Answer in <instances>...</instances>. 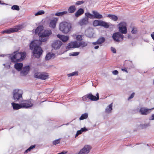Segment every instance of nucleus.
Instances as JSON below:
<instances>
[{
  "mask_svg": "<svg viewBox=\"0 0 154 154\" xmlns=\"http://www.w3.org/2000/svg\"><path fill=\"white\" fill-rule=\"evenodd\" d=\"M134 94H135L134 93H132L130 96L128 98V100H129L131 99L132 98L134 97Z\"/></svg>",
  "mask_w": 154,
  "mask_h": 154,
  "instance_id": "nucleus-40",
  "label": "nucleus"
},
{
  "mask_svg": "<svg viewBox=\"0 0 154 154\" xmlns=\"http://www.w3.org/2000/svg\"><path fill=\"white\" fill-rule=\"evenodd\" d=\"M151 36L152 39L154 41V32H153L152 34H151Z\"/></svg>",
  "mask_w": 154,
  "mask_h": 154,
  "instance_id": "nucleus-48",
  "label": "nucleus"
},
{
  "mask_svg": "<svg viewBox=\"0 0 154 154\" xmlns=\"http://www.w3.org/2000/svg\"><path fill=\"white\" fill-rule=\"evenodd\" d=\"M153 83H154V81H153Z\"/></svg>",
  "mask_w": 154,
  "mask_h": 154,
  "instance_id": "nucleus-59",
  "label": "nucleus"
},
{
  "mask_svg": "<svg viewBox=\"0 0 154 154\" xmlns=\"http://www.w3.org/2000/svg\"><path fill=\"white\" fill-rule=\"evenodd\" d=\"M43 27L42 26L40 25L38 26L35 30V33L38 34L40 36V35H41L40 33L43 30Z\"/></svg>",
  "mask_w": 154,
  "mask_h": 154,
  "instance_id": "nucleus-22",
  "label": "nucleus"
},
{
  "mask_svg": "<svg viewBox=\"0 0 154 154\" xmlns=\"http://www.w3.org/2000/svg\"><path fill=\"white\" fill-rule=\"evenodd\" d=\"M4 55H2V56H4Z\"/></svg>",
  "mask_w": 154,
  "mask_h": 154,
  "instance_id": "nucleus-58",
  "label": "nucleus"
},
{
  "mask_svg": "<svg viewBox=\"0 0 154 154\" xmlns=\"http://www.w3.org/2000/svg\"><path fill=\"white\" fill-rule=\"evenodd\" d=\"M9 58L11 62L15 63L24 59L26 57V53L25 52H17L16 51L9 54Z\"/></svg>",
  "mask_w": 154,
  "mask_h": 154,
  "instance_id": "nucleus-2",
  "label": "nucleus"
},
{
  "mask_svg": "<svg viewBox=\"0 0 154 154\" xmlns=\"http://www.w3.org/2000/svg\"><path fill=\"white\" fill-rule=\"evenodd\" d=\"M67 14L68 12L67 11H64L62 12L56 13L55 14V15L56 16H60Z\"/></svg>",
  "mask_w": 154,
  "mask_h": 154,
  "instance_id": "nucleus-28",
  "label": "nucleus"
},
{
  "mask_svg": "<svg viewBox=\"0 0 154 154\" xmlns=\"http://www.w3.org/2000/svg\"><path fill=\"white\" fill-rule=\"evenodd\" d=\"M99 48V46L98 45H97V46H96L94 47V48L95 49H98Z\"/></svg>",
  "mask_w": 154,
  "mask_h": 154,
  "instance_id": "nucleus-51",
  "label": "nucleus"
},
{
  "mask_svg": "<svg viewBox=\"0 0 154 154\" xmlns=\"http://www.w3.org/2000/svg\"><path fill=\"white\" fill-rule=\"evenodd\" d=\"M82 40V36L81 35H78V41H81Z\"/></svg>",
  "mask_w": 154,
  "mask_h": 154,
  "instance_id": "nucleus-42",
  "label": "nucleus"
},
{
  "mask_svg": "<svg viewBox=\"0 0 154 154\" xmlns=\"http://www.w3.org/2000/svg\"><path fill=\"white\" fill-rule=\"evenodd\" d=\"M14 109H18L22 107L29 108L32 106L33 104L26 101L20 104L14 103H11Z\"/></svg>",
  "mask_w": 154,
  "mask_h": 154,
  "instance_id": "nucleus-4",
  "label": "nucleus"
},
{
  "mask_svg": "<svg viewBox=\"0 0 154 154\" xmlns=\"http://www.w3.org/2000/svg\"><path fill=\"white\" fill-rule=\"evenodd\" d=\"M105 41V39L104 37L102 36L100 37L97 41L96 42H93L92 43L93 45H100L103 43Z\"/></svg>",
  "mask_w": 154,
  "mask_h": 154,
  "instance_id": "nucleus-14",
  "label": "nucleus"
},
{
  "mask_svg": "<svg viewBox=\"0 0 154 154\" xmlns=\"http://www.w3.org/2000/svg\"><path fill=\"white\" fill-rule=\"evenodd\" d=\"M88 23V19L85 17L79 21V23L81 26H82L87 25Z\"/></svg>",
  "mask_w": 154,
  "mask_h": 154,
  "instance_id": "nucleus-17",
  "label": "nucleus"
},
{
  "mask_svg": "<svg viewBox=\"0 0 154 154\" xmlns=\"http://www.w3.org/2000/svg\"><path fill=\"white\" fill-rule=\"evenodd\" d=\"M62 45V42L60 40H56L52 44V46L55 49H59Z\"/></svg>",
  "mask_w": 154,
  "mask_h": 154,
  "instance_id": "nucleus-12",
  "label": "nucleus"
},
{
  "mask_svg": "<svg viewBox=\"0 0 154 154\" xmlns=\"http://www.w3.org/2000/svg\"><path fill=\"white\" fill-rule=\"evenodd\" d=\"M81 130L82 132L86 131H88V129L86 128L85 127H84L83 128H81Z\"/></svg>",
  "mask_w": 154,
  "mask_h": 154,
  "instance_id": "nucleus-45",
  "label": "nucleus"
},
{
  "mask_svg": "<svg viewBox=\"0 0 154 154\" xmlns=\"http://www.w3.org/2000/svg\"><path fill=\"white\" fill-rule=\"evenodd\" d=\"M119 30L122 33L125 34L127 32V30L126 23L125 22H121L119 24Z\"/></svg>",
  "mask_w": 154,
  "mask_h": 154,
  "instance_id": "nucleus-9",
  "label": "nucleus"
},
{
  "mask_svg": "<svg viewBox=\"0 0 154 154\" xmlns=\"http://www.w3.org/2000/svg\"><path fill=\"white\" fill-rule=\"evenodd\" d=\"M111 51L114 53H116V50L115 48L112 47L111 48Z\"/></svg>",
  "mask_w": 154,
  "mask_h": 154,
  "instance_id": "nucleus-44",
  "label": "nucleus"
},
{
  "mask_svg": "<svg viewBox=\"0 0 154 154\" xmlns=\"http://www.w3.org/2000/svg\"><path fill=\"white\" fill-rule=\"evenodd\" d=\"M94 17L95 18L100 19L103 18V16L102 15L100 14L97 11H92Z\"/></svg>",
  "mask_w": 154,
  "mask_h": 154,
  "instance_id": "nucleus-23",
  "label": "nucleus"
},
{
  "mask_svg": "<svg viewBox=\"0 0 154 154\" xmlns=\"http://www.w3.org/2000/svg\"><path fill=\"white\" fill-rule=\"evenodd\" d=\"M77 2H76L75 3V5H77Z\"/></svg>",
  "mask_w": 154,
  "mask_h": 154,
  "instance_id": "nucleus-56",
  "label": "nucleus"
},
{
  "mask_svg": "<svg viewBox=\"0 0 154 154\" xmlns=\"http://www.w3.org/2000/svg\"><path fill=\"white\" fill-rule=\"evenodd\" d=\"M76 10V8L74 5H72L69 7L68 10V13H73Z\"/></svg>",
  "mask_w": 154,
  "mask_h": 154,
  "instance_id": "nucleus-25",
  "label": "nucleus"
},
{
  "mask_svg": "<svg viewBox=\"0 0 154 154\" xmlns=\"http://www.w3.org/2000/svg\"><path fill=\"white\" fill-rule=\"evenodd\" d=\"M88 114L87 113H85L81 115V116L79 118V119L80 120H83L86 119L88 118Z\"/></svg>",
  "mask_w": 154,
  "mask_h": 154,
  "instance_id": "nucleus-29",
  "label": "nucleus"
},
{
  "mask_svg": "<svg viewBox=\"0 0 154 154\" xmlns=\"http://www.w3.org/2000/svg\"><path fill=\"white\" fill-rule=\"evenodd\" d=\"M11 9L13 10H15L17 11H19L20 8L19 6L17 5H14L11 7Z\"/></svg>",
  "mask_w": 154,
  "mask_h": 154,
  "instance_id": "nucleus-34",
  "label": "nucleus"
},
{
  "mask_svg": "<svg viewBox=\"0 0 154 154\" xmlns=\"http://www.w3.org/2000/svg\"><path fill=\"white\" fill-rule=\"evenodd\" d=\"M45 12L42 10L40 11H38L37 13H36L35 14V16H38L40 15H42L44 14Z\"/></svg>",
  "mask_w": 154,
  "mask_h": 154,
  "instance_id": "nucleus-38",
  "label": "nucleus"
},
{
  "mask_svg": "<svg viewBox=\"0 0 154 154\" xmlns=\"http://www.w3.org/2000/svg\"><path fill=\"white\" fill-rule=\"evenodd\" d=\"M69 55L70 56H77V52H73L72 53H69Z\"/></svg>",
  "mask_w": 154,
  "mask_h": 154,
  "instance_id": "nucleus-41",
  "label": "nucleus"
},
{
  "mask_svg": "<svg viewBox=\"0 0 154 154\" xmlns=\"http://www.w3.org/2000/svg\"><path fill=\"white\" fill-rule=\"evenodd\" d=\"M137 28L135 27H133L131 31V32L133 34H136L137 33Z\"/></svg>",
  "mask_w": 154,
  "mask_h": 154,
  "instance_id": "nucleus-37",
  "label": "nucleus"
},
{
  "mask_svg": "<svg viewBox=\"0 0 154 154\" xmlns=\"http://www.w3.org/2000/svg\"><path fill=\"white\" fill-rule=\"evenodd\" d=\"M23 92L20 89H15L13 90V99L16 101L21 100L22 99Z\"/></svg>",
  "mask_w": 154,
  "mask_h": 154,
  "instance_id": "nucleus-7",
  "label": "nucleus"
},
{
  "mask_svg": "<svg viewBox=\"0 0 154 154\" xmlns=\"http://www.w3.org/2000/svg\"><path fill=\"white\" fill-rule=\"evenodd\" d=\"M100 26H103L106 28H108L109 27L107 23L102 20H100Z\"/></svg>",
  "mask_w": 154,
  "mask_h": 154,
  "instance_id": "nucleus-26",
  "label": "nucleus"
},
{
  "mask_svg": "<svg viewBox=\"0 0 154 154\" xmlns=\"http://www.w3.org/2000/svg\"><path fill=\"white\" fill-rule=\"evenodd\" d=\"M82 132V131L81 130H80L78 131V135L81 134Z\"/></svg>",
  "mask_w": 154,
  "mask_h": 154,
  "instance_id": "nucleus-47",
  "label": "nucleus"
},
{
  "mask_svg": "<svg viewBox=\"0 0 154 154\" xmlns=\"http://www.w3.org/2000/svg\"><path fill=\"white\" fill-rule=\"evenodd\" d=\"M84 10L82 8H80L78 10V17L84 13Z\"/></svg>",
  "mask_w": 154,
  "mask_h": 154,
  "instance_id": "nucleus-31",
  "label": "nucleus"
},
{
  "mask_svg": "<svg viewBox=\"0 0 154 154\" xmlns=\"http://www.w3.org/2000/svg\"><path fill=\"white\" fill-rule=\"evenodd\" d=\"M35 147V145H32L28 149H26L25 152V153H26L29 152L33 148H34Z\"/></svg>",
  "mask_w": 154,
  "mask_h": 154,
  "instance_id": "nucleus-33",
  "label": "nucleus"
},
{
  "mask_svg": "<svg viewBox=\"0 0 154 154\" xmlns=\"http://www.w3.org/2000/svg\"><path fill=\"white\" fill-rule=\"evenodd\" d=\"M57 20L58 19L56 17H54L52 19L50 20L49 23V26L53 29L55 28Z\"/></svg>",
  "mask_w": 154,
  "mask_h": 154,
  "instance_id": "nucleus-13",
  "label": "nucleus"
},
{
  "mask_svg": "<svg viewBox=\"0 0 154 154\" xmlns=\"http://www.w3.org/2000/svg\"><path fill=\"white\" fill-rule=\"evenodd\" d=\"M79 52H78V54H77L78 55H79Z\"/></svg>",
  "mask_w": 154,
  "mask_h": 154,
  "instance_id": "nucleus-55",
  "label": "nucleus"
},
{
  "mask_svg": "<svg viewBox=\"0 0 154 154\" xmlns=\"http://www.w3.org/2000/svg\"><path fill=\"white\" fill-rule=\"evenodd\" d=\"M23 66V64L22 63H15L14 65V67L18 71H20Z\"/></svg>",
  "mask_w": 154,
  "mask_h": 154,
  "instance_id": "nucleus-20",
  "label": "nucleus"
},
{
  "mask_svg": "<svg viewBox=\"0 0 154 154\" xmlns=\"http://www.w3.org/2000/svg\"><path fill=\"white\" fill-rule=\"evenodd\" d=\"M85 16L87 17H85V18H92V17L93 16V15L91 14L90 13H85Z\"/></svg>",
  "mask_w": 154,
  "mask_h": 154,
  "instance_id": "nucleus-35",
  "label": "nucleus"
},
{
  "mask_svg": "<svg viewBox=\"0 0 154 154\" xmlns=\"http://www.w3.org/2000/svg\"><path fill=\"white\" fill-rule=\"evenodd\" d=\"M122 71H125L127 73H128V72L127 70V69L125 68H124V69H122Z\"/></svg>",
  "mask_w": 154,
  "mask_h": 154,
  "instance_id": "nucleus-49",
  "label": "nucleus"
},
{
  "mask_svg": "<svg viewBox=\"0 0 154 154\" xmlns=\"http://www.w3.org/2000/svg\"><path fill=\"white\" fill-rule=\"evenodd\" d=\"M112 109V104L109 105L108 106L106 109L105 112L106 113L110 112Z\"/></svg>",
  "mask_w": 154,
  "mask_h": 154,
  "instance_id": "nucleus-30",
  "label": "nucleus"
},
{
  "mask_svg": "<svg viewBox=\"0 0 154 154\" xmlns=\"http://www.w3.org/2000/svg\"><path fill=\"white\" fill-rule=\"evenodd\" d=\"M87 43L86 42L81 41L78 42V48H83L86 47L87 45Z\"/></svg>",
  "mask_w": 154,
  "mask_h": 154,
  "instance_id": "nucleus-21",
  "label": "nucleus"
},
{
  "mask_svg": "<svg viewBox=\"0 0 154 154\" xmlns=\"http://www.w3.org/2000/svg\"><path fill=\"white\" fill-rule=\"evenodd\" d=\"M48 75L47 73H36L34 74V77L35 78L40 79L43 80H46L48 78Z\"/></svg>",
  "mask_w": 154,
  "mask_h": 154,
  "instance_id": "nucleus-10",
  "label": "nucleus"
},
{
  "mask_svg": "<svg viewBox=\"0 0 154 154\" xmlns=\"http://www.w3.org/2000/svg\"><path fill=\"white\" fill-rule=\"evenodd\" d=\"M60 142V139H58L55 140L53 141V144L54 145H56L57 144L59 143Z\"/></svg>",
  "mask_w": 154,
  "mask_h": 154,
  "instance_id": "nucleus-39",
  "label": "nucleus"
},
{
  "mask_svg": "<svg viewBox=\"0 0 154 154\" xmlns=\"http://www.w3.org/2000/svg\"><path fill=\"white\" fill-rule=\"evenodd\" d=\"M154 109V108L148 109L145 107H141L140 109L139 112L142 115H146L150 113L151 111Z\"/></svg>",
  "mask_w": 154,
  "mask_h": 154,
  "instance_id": "nucleus-11",
  "label": "nucleus"
},
{
  "mask_svg": "<svg viewBox=\"0 0 154 154\" xmlns=\"http://www.w3.org/2000/svg\"><path fill=\"white\" fill-rule=\"evenodd\" d=\"M112 37L113 39L115 41L117 42L122 41L124 38L123 35L119 32L113 33Z\"/></svg>",
  "mask_w": 154,
  "mask_h": 154,
  "instance_id": "nucleus-8",
  "label": "nucleus"
},
{
  "mask_svg": "<svg viewBox=\"0 0 154 154\" xmlns=\"http://www.w3.org/2000/svg\"><path fill=\"white\" fill-rule=\"evenodd\" d=\"M76 38L77 39V36H76Z\"/></svg>",
  "mask_w": 154,
  "mask_h": 154,
  "instance_id": "nucleus-57",
  "label": "nucleus"
},
{
  "mask_svg": "<svg viewBox=\"0 0 154 154\" xmlns=\"http://www.w3.org/2000/svg\"><path fill=\"white\" fill-rule=\"evenodd\" d=\"M77 47V42H71L69 43L66 48V49L76 48Z\"/></svg>",
  "mask_w": 154,
  "mask_h": 154,
  "instance_id": "nucleus-16",
  "label": "nucleus"
},
{
  "mask_svg": "<svg viewBox=\"0 0 154 154\" xmlns=\"http://www.w3.org/2000/svg\"><path fill=\"white\" fill-rule=\"evenodd\" d=\"M41 43L38 40H35L32 41L29 45L30 49L33 50V53L34 56L37 58L40 57L43 52L42 48L39 46Z\"/></svg>",
  "mask_w": 154,
  "mask_h": 154,
  "instance_id": "nucleus-1",
  "label": "nucleus"
},
{
  "mask_svg": "<svg viewBox=\"0 0 154 154\" xmlns=\"http://www.w3.org/2000/svg\"><path fill=\"white\" fill-rule=\"evenodd\" d=\"M107 17L110 18L114 21H117L118 19V17L117 16L112 14H108Z\"/></svg>",
  "mask_w": 154,
  "mask_h": 154,
  "instance_id": "nucleus-27",
  "label": "nucleus"
},
{
  "mask_svg": "<svg viewBox=\"0 0 154 154\" xmlns=\"http://www.w3.org/2000/svg\"><path fill=\"white\" fill-rule=\"evenodd\" d=\"M0 4H5V3H1V1H0Z\"/></svg>",
  "mask_w": 154,
  "mask_h": 154,
  "instance_id": "nucleus-53",
  "label": "nucleus"
},
{
  "mask_svg": "<svg viewBox=\"0 0 154 154\" xmlns=\"http://www.w3.org/2000/svg\"><path fill=\"white\" fill-rule=\"evenodd\" d=\"M112 72V73L115 75H117L119 73L118 71L117 70H115L113 71Z\"/></svg>",
  "mask_w": 154,
  "mask_h": 154,
  "instance_id": "nucleus-46",
  "label": "nucleus"
},
{
  "mask_svg": "<svg viewBox=\"0 0 154 154\" xmlns=\"http://www.w3.org/2000/svg\"><path fill=\"white\" fill-rule=\"evenodd\" d=\"M72 28L71 24L66 22H63L60 23L59 30L63 33H68Z\"/></svg>",
  "mask_w": 154,
  "mask_h": 154,
  "instance_id": "nucleus-3",
  "label": "nucleus"
},
{
  "mask_svg": "<svg viewBox=\"0 0 154 154\" xmlns=\"http://www.w3.org/2000/svg\"><path fill=\"white\" fill-rule=\"evenodd\" d=\"M98 93H97L96 96L93 95L91 93H89L84 96L82 97V100L85 101H97L99 99Z\"/></svg>",
  "mask_w": 154,
  "mask_h": 154,
  "instance_id": "nucleus-6",
  "label": "nucleus"
},
{
  "mask_svg": "<svg viewBox=\"0 0 154 154\" xmlns=\"http://www.w3.org/2000/svg\"><path fill=\"white\" fill-rule=\"evenodd\" d=\"M100 20H95L93 22V25L95 26H100Z\"/></svg>",
  "mask_w": 154,
  "mask_h": 154,
  "instance_id": "nucleus-32",
  "label": "nucleus"
},
{
  "mask_svg": "<svg viewBox=\"0 0 154 154\" xmlns=\"http://www.w3.org/2000/svg\"><path fill=\"white\" fill-rule=\"evenodd\" d=\"M77 75V72L75 71L73 72H72L70 73H69L67 74V75L68 77L70 76H72L74 75Z\"/></svg>",
  "mask_w": 154,
  "mask_h": 154,
  "instance_id": "nucleus-36",
  "label": "nucleus"
},
{
  "mask_svg": "<svg viewBox=\"0 0 154 154\" xmlns=\"http://www.w3.org/2000/svg\"><path fill=\"white\" fill-rule=\"evenodd\" d=\"M19 28H10L8 30H5L3 31V33H10L11 32H17L19 29Z\"/></svg>",
  "mask_w": 154,
  "mask_h": 154,
  "instance_id": "nucleus-19",
  "label": "nucleus"
},
{
  "mask_svg": "<svg viewBox=\"0 0 154 154\" xmlns=\"http://www.w3.org/2000/svg\"><path fill=\"white\" fill-rule=\"evenodd\" d=\"M77 137V132L75 134V137Z\"/></svg>",
  "mask_w": 154,
  "mask_h": 154,
  "instance_id": "nucleus-54",
  "label": "nucleus"
},
{
  "mask_svg": "<svg viewBox=\"0 0 154 154\" xmlns=\"http://www.w3.org/2000/svg\"><path fill=\"white\" fill-rule=\"evenodd\" d=\"M151 118V120H153L154 119V114H153L152 115Z\"/></svg>",
  "mask_w": 154,
  "mask_h": 154,
  "instance_id": "nucleus-50",
  "label": "nucleus"
},
{
  "mask_svg": "<svg viewBox=\"0 0 154 154\" xmlns=\"http://www.w3.org/2000/svg\"><path fill=\"white\" fill-rule=\"evenodd\" d=\"M58 38H59L63 42H65L69 39V37L63 35L58 34L57 35Z\"/></svg>",
  "mask_w": 154,
  "mask_h": 154,
  "instance_id": "nucleus-18",
  "label": "nucleus"
},
{
  "mask_svg": "<svg viewBox=\"0 0 154 154\" xmlns=\"http://www.w3.org/2000/svg\"><path fill=\"white\" fill-rule=\"evenodd\" d=\"M75 15L76 17H77V11L75 13Z\"/></svg>",
  "mask_w": 154,
  "mask_h": 154,
  "instance_id": "nucleus-52",
  "label": "nucleus"
},
{
  "mask_svg": "<svg viewBox=\"0 0 154 154\" xmlns=\"http://www.w3.org/2000/svg\"><path fill=\"white\" fill-rule=\"evenodd\" d=\"M52 32L51 30H45L42 34L40 35L39 41L40 42L46 41L49 38V36L52 34Z\"/></svg>",
  "mask_w": 154,
  "mask_h": 154,
  "instance_id": "nucleus-5",
  "label": "nucleus"
},
{
  "mask_svg": "<svg viewBox=\"0 0 154 154\" xmlns=\"http://www.w3.org/2000/svg\"><path fill=\"white\" fill-rule=\"evenodd\" d=\"M55 57V54L53 53H48L45 57V59L48 60L51 59H53Z\"/></svg>",
  "mask_w": 154,
  "mask_h": 154,
  "instance_id": "nucleus-24",
  "label": "nucleus"
},
{
  "mask_svg": "<svg viewBox=\"0 0 154 154\" xmlns=\"http://www.w3.org/2000/svg\"><path fill=\"white\" fill-rule=\"evenodd\" d=\"M29 69V66L24 67L23 70L20 72L21 75L24 76L26 75L28 73Z\"/></svg>",
  "mask_w": 154,
  "mask_h": 154,
  "instance_id": "nucleus-15",
  "label": "nucleus"
},
{
  "mask_svg": "<svg viewBox=\"0 0 154 154\" xmlns=\"http://www.w3.org/2000/svg\"><path fill=\"white\" fill-rule=\"evenodd\" d=\"M85 2V1H78V5H81L83 4Z\"/></svg>",
  "mask_w": 154,
  "mask_h": 154,
  "instance_id": "nucleus-43",
  "label": "nucleus"
}]
</instances>
